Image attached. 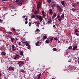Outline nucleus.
<instances>
[{
  "mask_svg": "<svg viewBox=\"0 0 79 79\" xmlns=\"http://www.w3.org/2000/svg\"><path fill=\"white\" fill-rule=\"evenodd\" d=\"M27 48L28 49H30L31 48V47H30V46H29V45L28 46Z\"/></svg>",
  "mask_w": 79,
  "mask_h": 79,
  "instance_id": "40",
  "label": "nucleus"
},
{
  "mask_svg": "<svg viewBox=\"0 0 79 79\" xmlns=\"http://www.w3.org/2000/svg\"><path fill=\"white\" fill-rule=\"evenodd\" d=\"M54 40H56V41H58V38H54Z\"/></svg>",
  "mask_w": 79,
  "mask_h": 79,
  "instance_id": "38",
  "label": "nucleus"
},
{
  "mask_svg": "<svg viewBox=\"0 0 79 79\" xmlns=\"http://www.w3.org/2000/svg\"><path fill=\"white\" fill-rule=\"evenodd\" d=\"M8 69L9 71H10V70H15V69L11 67H9Z\"/></svg>",
  "mask_w": 79,
  "mask_h": 79,
  "instance_id": "8",
  "label": "nucleus"
},
{
  "mask_svg": "<svg viewBox=\"0 0 79 79\" xmlns=\"http://www.w3.org/2000/svg\"><path fill=\"white\" fill-rule=\"evenodd\" d=\"M20 55L21 56H23V52H21L20 53Z\"/></svg>",
  "mask_w": 79,
  "mask_h": 79,
  "instance_id": "27",
  "label": "nucleus"
},
{
  "mask_svg": "<svg viewBox=\"0 0 79 79\" xmlns=\"http://www.w3.org/2000/svg\"><path fill=\"white\" fill-rule=\"evenodd\" d=\"M51 20H52V19H51V18H49L48 19V21H50V22H51L52 23Z\"/></svg>",
  "mask_w": 79,
  "mask_h": 79,
  "instance_id": "30",
  "label": "nucleus"
},
{
  "mask_svg": "<svg viewBox=\"0 0 79 79\" xmlns=\"http://www.w3.org/2000/svg\"><path fill=\"white\" fill-rule=\"evenodd\" d=\"M15 56H16V57L17 58V60H18V59H19V57H20L19 55L18 54H16Z\"/></svg>",
  "mask_w": 79,
  "mask_h": 79,
  "instance_id": "15",
  "label": "nucleus"
},
{
  "mask_svg": "<svg viewBox=\"0 0 79 79\" xmlns=\"http://www.w3.org/2000/svg\"><path fill=\"white\" fill-rule=\"evenodd\" d=\"M20 71L22 73H24V70H23V69H21Z\"/></svg>",
  "mask_w": 79,
  "mask_h": 79,
  "instance_id": "33",
  "label": "nucleus"
},
{
  "mask_svg": "<svg viewBox=\"0 0 79 79\" xmlns=\"http://www.w3.org/2000/svg\"><path fill=\"white\" fill-rule=\"evenodd\" d=\"M12 30L14 31H16V29L14 28H12Z\"/></svg>",
  "mask_w": 79,
  "mask_h": 79,
  "instance_id": "45",
  "label": "nucleus"
},
{
  "mask_svg": "<svg viewBox=\"0 0 79 79\" xmlns=\"http://www.w3.org/2000/svg\"><path fill=\"white\" fill-rule=\"evenodd\" d=\"M77 5H78V4H79V2H77Z\"/></svg>",
  "mask_w": 79,
  "mask_h": 79,
  "instance_id": "61",
  "label": "nucleus"
},
{
  "mask_svg": "<svg viewBox=\"0 0 79 79\" xmlns=\"http://www.w3.org/2000/svg\"><path fill=\"white\" fill-rule=\"evenodd\" d=\"M53 39H54L53 37H52L51 38V39H50V40L51 42H52V41H53Z\"/></svg>",
  "mask_w": 79,
  "mask_h": 79,
  "instance_id": "31",
  "label": "nucleus"
},
{
  "mask_svg": "<svg viewBox=\"0 0 79 79\" xmlns=\"http://www.w3.org/2000/svg\"><path fill=\"white\" fill-rule=\"evenodd\" d=\"M63 6H64V7H65V6H66V5L65 4H64V5H62Z\"/></svg>",
  "mask_w": 79,
  "mask_h": 79,
  "instance_id": "51",
  "label": "nucleus"
},
{
  "mask_svg": "<svg viewBox=\"0 0 79 79\" xmlns=\"http://www.w3.org/2000/svg\"><path fill=\"white\" fill-rule=\"evenodd\" d=\"M56 13H54L53 15V16L55 17H56Z\"/></svg>",
  "mask_w": 79,
  "mask_h": 79,
  "instance_id": "35",
  "label": "nucleus"
},
{
  "mask_svg": "<svg viewBox=\"0 0 79 79\" xmlns=\"http://www.w3.org/2000/svg\"><path fill=\"white\" fill-rule=\"evenodd\" d=\"M36 23H37V22H35L33 23V24H34V23L36 24Z\"/></svg>",
  "mask_w": 79,
  "mask_h": 79,
  "instance_id": "59",
  "label": "nucleus"
},
{
  "mask_svg": "<svg viewBox=\"0 0 79 79\" xmlns=\"http://www.w3.org/2000/svg\"><path fill=\"white\" fill-rule=\"evenodd\" d=\"M25 20L26 21H27V18H25Z\"/></svg>",
  "mask_w": 79,
  "mask_h": 79,
  "instance_id": "60",
  "label": "nucleus"
},
{
  "mask_svg": "<svg viewBox=\"0 0 79 79\" xmlns=\"http://www.w3.org/2000/svg\"><path fill=\"white\" fill-rule=\"evenodd\" d=\"M39 42H40L37 41L36 43V44H39Z\"/></svg>",
  "mask_w": 79,
  "mask_h": 79,
  "instance_id": "57",
  "label": "nucleus"
},
{
  "mask_svg": "<svg viewBox=\"0 0 79 79\" xmlns=\"http://www.w3.org/2000/svg\"><path fill=\"white\" fill-rule=\"evenodd\" d=\"M71 10H72V11H73V12H74V11H76V9H74L73 8H72L71 9Z\"/></svg>",
  "mask_w": 79,
  "mask_h": 79,
  "instance_id": "20",
  "label": "nucleus"
},
{
  "mask_svg": "<svg viewBox=\"0 0 79 79\" xmlns=\"http://www.w3.org/2000/svg\"><path fill=\"white\" fill-rule=\"evenodd\" d=\"M6 33L7 34H10V35H12V34H13V32H12L11 31H7Z\"/></svg>",
  "mask_w": 79,
  "mask_h": 79,
  "instance_id": "12",
  "label": "nucleus"
},
{
  "mask_svg": "<svg viewBox=\"0 0 79 79\" xmlns=\"http://www.w3.org/2000/svg\"><path fill=\"white\" fill-rule=\"evenodd\" d=\"M73 50H77V45L75 44L74 46H73Z\"/></svg>",
  "mask_w": 79,
  "mask_h": 79,
  "instance_id": "5",
  "label": "nucleus"
},
{
  "mask_svg": "<svg viewBox=\"0 0 79 79\" xmlns=\"http://www.w3.org/2000/svg\"><path fill=\"white\" fill-rule=\"evenodd\" d=\"M43 16H44V17H45V16H46V15L44 14H43Z\"/></svg>",
  "mask_w": 79,
  "mask_h": 79,
  "instance_id": "52",
  "label": "nucleus"
},
{
  "mask_svg": "<svg viewBox=\"0 0 79 79\" xmlns=\"http://www.w3.org/2000/svg\"><path fill=\"white\" fill-rule=\"evenodd\" d=\"M32 18H35V16L34 15H33L31 16Z\"/></svg>",
  "mask_w": 79,
  "mask_h": 79,
  "instance_id": "26",
  "label": "nucleus"
},
{
  "mask_svg": "<svg viewBox=\"0 0 79 79\" xmlns=\"http://www.w3.org/2000/svg\"><path fill=\"white\" fill-rule=\"evenodd\" d=\"M40 76H41V73H40V74H39L38 76V79H40Z\"/></svg>",
  "mask_w": 79,
  "mask_h": 79,
  "instance_id": "13",
  "label": "nucleus"
},
{
  "mask_svg": "<svg viewBox=\"0 0 79 79\" xmlns=\"http://www.w3.org/2000/svg\"><path fill=\"white\" fill-rule=\"evenodd\" d=\"M34 78L35 79H37V76H36L34 77Z\"/></svg>",
  "mask_w": 79,
  "mask_h": 79,
  "instance_id": "48",
  "label": "nucleus"
},
{
  "mask_svg": "<svg viewBox=\"0 0 79 79\" xmlns=\"http://www.w3.org/2000/svg\"><path fill=\"white\" fill-rule=\"evenodd\" d=\"M35 14H39V11H36L34 12Z\"/></svg>",
  "mask_w": 79,
  "mask_h": 79,
  "instance_id": "24",
  "label": "nucleus"
},
{
  "mask_svg": "<svg viewBox=\"0 0 79 79\" xmlns=\"http://www.w3.org/2000/svg\"><path fill=\"white\" fill-rule=\"evenodd\" d=\"M1 55H3V56H5L6 55V53L5 52H1Z\"/></svg>",
  "mask_w": 79,
  "mask_h": 79,
  "instance_id": "14",
  "label": "nucleus"
},
{
  "mask_svg": "<svg viewBox=\"0 0 79 79\" xmlns=\"http://www.w3.org/2000/svg\"><path fill=\"white\" fill-rule=\"evenodd\" d=\"M56 7L57 8H58V9L60 7V6L59 5H58L57 4L56 6Z\"/></svg>",
  "mask_w": 79,
  "mask_h": 79,
  "instance_id": "21",
  "label": "nucleus"
},
{
  "mask_svg": "<svg viewBox=\"0 0 79 79\" xmlns=\"http://www.w3.org/2000/svg\"><path fill=\"white\" fill-rule=\"evenodd\" d=\"M47 2L48 3H51V2H52L51 0H47Z\"/></svg>",
  "mask_w": 79,
  "mask_h": 79,
  "instance_id": "25",
  "label": "nucleus"
},
{
  "mask_svg": "<svg viewBox=\"0 0 79 79\" xmlns=\"http://www.w3.org/2000/svg\"><path fill=\"white\" fill-rule=\"evenodd\" d=\"M23 0H16L17 5H21L23 3L22 2Z\"/></svg>",
  "mask_w": 79,
  "mask_h": 79,
  "instance_id": "2",
  "label": "nucleus"
},
{
  "mask_svg": "<svg viewBox=\"0 0 79 79\" xmlns=\"http://www.w3.org/2000/svg\"><path fill=\"white\" fill-rule=\"evenodd\" d=\"M58 20L60 22H61V20H62V19H58Z\"/></svg>",
  "mask_w": 79,
  "mask_h": 79,
  "instance_id": "28",
  "label": "nucleus"
},
{
  "mask_svg": "<svg viewBox=\"0 0 79 79\" xmlns=\"http://www.w3.org/2000/svg\"><path fill=\"white\" fill-rule=\"evenodd\" d=\"M71 60H68V63H70V62H71Z\"/></svg>",
  "mask_w": 79,
  "mask_h": 79,
  "instance_id": "56",
  "label": "nucleus"
},
{
  "mask_svg": "<svg viewBox=\"0 0 79 79\" xmlns=\"http://www.w3.org/2000/svg\"><path fill=\"white\" fill-rule=\"evenodd\" d=\"M57 18H60V15H58L57 16Z\"/></svg>",
  "mask_w": 79,
  "mask_h": 79,
  "instance_id": "42",
  "label": "nucleus"
},
{
  "mask_svg": "<svg viewBox=\"0 0 79 79\" xmlns=\"http://www.w3.org/2000/svg\"><path fill=\"white\" fill-rule=\"evenodd\" d=\"M43 38L44 39H46L47 38V35L44 36Z\"/></svg>",
  "mask_w": 79,
  "mask_h": 79,
  "instance_id": "18",
  "label": "nucleus"
},
{
  "mask_svg": "<svg viewBox=\"0 0 79 79\" xmlns=\"http://www.w3.org/2000/svg\"><path fill=\"white\" fill-rule=\"evenodd\" d=\"M72 6L73 7H76V5H75L74 3H72Z\"/></svg>",
  "mask_w": 79,
  "mask_h": 79,
  "instance_id": "23",
  "label": "nucleus"
},
{
  "mask_svg": "<svg viewBox=\"0 0 79 79\" xmlns=\"http://www.w3.org/2000/svg\"><path fill=\"white\" fill-rule=\"evenodd\" d=\"M36 17L37 18H38L39 19L40 22H41L42 21V19H43V17H42V16H39V15H37Z\"/></svg>",
  "mask_w": 79,
  "mask_h": 79,
  "instance_id": "1",
  "label": "nucleus"
},
{
  "mask_svg": "<svg viewBox=\"0 0 79 79\" xmlns=\"http://www.w3.org/2000/svg\"><path fill=\"white\" fill-rule=\"evenodd\" d=\"M45 42L46 44H49V43L48 42V40H46Z\"/></svg>",
  "mask_w": 79,
  "mask_h": 79,
  "instance_id": "37",
  "label": "nucleus"
},
{
  "mask_svg": "<svg viewBox=\"0 0 79 79\" xmlns=\"http://www.w3.org/2000/svg\"><path fill=\"white\" fill-rule=\"evenodd\" d=\"M55 4H53L51 6V7H52V9H54L55 6H56V2H55Z\"/></svg>",
  "mask_w": 79,
  "mask_h": 79,
  "instance_id": "10",
  "label": "nucleus"
},
{
  "mask_svg": "<svg viewBox=\"0 0 79 79\" xmlns=\"http://www.w3.org/2000/svg\"><path fill=\"white\" fill-rule=\"evenodd\" d=\"M74 31H75V33H77V32H79V31L77 29H75V30H74Z\"/></svg>",
  "mask_w": 79,
  "mask_h": 79,
  "instance_id": "16",
  "label": "nucleus"
},
{
  "mask_svg": "<svg viewBox=\"0 0 79 79\" xmlns=\"http://www.w3.org/2000/svg\"><path fill=\"white\" fill-rule=\"evenodd\" d=\"M66 55H68V52H66Z\"/></svg>",
  "mask_w": 79,
  "mask_h": 79,
  "instance_id": "55",
  "label": "nucleus"
},
{
  "mask_svg": "<svg viewBox=\"0 0 79 79\" xmlns=\"http://www.w3.org/2000/svg\"><path fill=\"white\" fill-rule=\"evenodd\" d=\"M22 18H26V16H23Z\"/></svg>",
  "mask_w": 79,
  "mask_h": 79,
  "instance_id": "58",
  "label": "nucleus"
},
{
  "mask_svg": "<svg viewBox=\"0 0 79 79\" xmlns=\"http://www.w3.org/2000/svg\"><path fill=\"white\" fill-rule=\"evenodd\" d=\"M26 46H29V44L27 43L26 44Z\"/></svg>",
  "mask_w": 79,
  "mask_h": 79,
  "instance_id": "43",
  "label": "nucleus"
},
{
  "mask_svg": "<svg viewBox=\"0 0 79 79\" xmlns=\"http://www.w3.org/2000/svg\"><path fill=\"white\" fill-rule=\"evenodd\" d=\"M53 27H55V25H53Z\"/></svg>",
  "mask_w": 79,
  "mask_h": 79,
  "instance_id": "62",
  "label": "nucleus"
},
{
  "mask_svg": "<svg viewBox=\"0 0 79 79\" xmlns=\"http://www.w3.org/2000/svg\"><path fill=\"white\" fill-rule=\"evenodd\" d=\"M78 64H79V57H78Z\"/></svg>",
  "mask_w": 79,
  "mask_h": 79,
  "instance_id": "50",
  "label": "nucleus"
},
{
  "mask_svg": "<svg viewBox=\"0 0 79 79\" xmlns=\"http://www.w3.org/2000/svg\"><path fill=\"white\" fill-rule=\"evenodd\" d=\"M39 24H40V22H38L37 23V24L38 25Z\"/></svg>",
  "mask_w": 79,
  "mask_h": 79,
  "instance_id": "53",
  "label": "nucleus"
},
{
  "mask_svg": "<svg viewBox=\"0 0 79 79\" xmlns=\"http://www.w3.org/2000/svg\"><path fill=\"white\" fill-rule=\"evenodd\" d=\"M60 41L59 40H58V43H60Z\"/></svg>",
  "mask_w": 79,
  "mask_h": 79,
  "instance_id": "63",
  "label": "nucleus"
},
{
  "mask_svg": "<svg viewBox=\"0 0 79 79\" xmlns=\"http://www.w3.org/2000/svg\"><path fill=\"white\" fill-rule=\"evenodd\" d=\"M14 59H15V60H16V59L17 58V57H16V56H15L14 58Z\"/></svg>",
  "mask_w": 79,
  "mask_h": 79,
  "instance_id": "47",
  "label": "nucleus"
},
{
  "mask_svg": "<svg viewBox=\"0 0 79 79\" xmlns=\"http://www.w3.org/2000/svg\"><path fill=\"white\" fill-rule=\"evenodd\" d=\"M75 35H77V36H79V34L78 33H75Z\"/></svg>",
  "mask_w": 79,
  "mask_h": 79,
  "instance_id": "32",
  "label": "nucleus"
},
{
  "mask_svg": "<svg viewBox=\"0 0 79 79\" xmlns=\"http://www.w3.org/2000/svg\"><path fill=\"white\" fill-rule=\"evenodd\" d=\"M28 22L27 21H26L25 22V24H27Z\"/></svg>",
  "mask_w": 79,
  "mask_h": 79,
  "instance_id": "46",
  "label": "nucleus"
},
{
  "mask_svg": "<svg viewBox=\"0 0 79 79\" xmlns=\"http://www.w3.org/2000/svg\"><path fill=\"white\" fill-rule=\"evenodd\" d=\"M52 19H55V16H53L52 18Z\"/></svg>",
  "mask_w": 79,
  "mask_h": 79,
  "instance_id": "54",
  "label": "nucleus"
},
{
  "mask_svg": "<svg viewBox=\"0 0 79 79\" xmlns=\"http://www.w3.org/2000/svg\"><path fill=\"white\" fill-rule=\"evenodd\" d=\"M20 67H21L22 66H23L24 64V63L22 61H20V62L18 63Z\"/></svg>",
  "mask_w": 79,
  "mask_h": 79,
  "instance_id": "4",
  "label": "nucleus"
},
{
  "mask_svg": "<svg viewBox=\"0 0 79 79\" xmlns=\"http://www.w3.org/2000/svg\"><path fill=\"white\" fill-rule=\"evenodd\" d=\"M9 37L10 38V39H11L10 41H11V42L13 43V42H14V40H15V39L13 38V37L12 35L9 36Z\"/></svg>",
  "mask_w": 79,
  "mask_h": 79,
  "instance_id": "3",
  "label": "nucleus"
},
{
  "mask_svg": "<svg viewBox=\"0 0 79 79\" xmlns=\"http://www.w3.org/2000/svg\"><path fill=\"white\" fill-rule=\"evenodd\" d=\"M51 23H52L51 22H50V21H48L47 23V24H50V23H51V24H52Z\"/></svg>",
  "mask_w": 79,
  "mask_h": 79,
  "instance_id": "39",
  "label": "nucleus"
},
{
  "mask_svg": "<svg viewBox=\"0 0 79 79\" xmlns=\"http://www.w3.org/2000/svg\"><path fill=\"white\" fill-rule=\"evenodd\" d=\"M61 3L63 5H64V4L65 3L64 2V1H62L61 2Z\"/></svg>",
  "mask_w": 79,
  "mask_h": 79,
  "instance_id": "22",
  "label": "nucleus"
},
{
  "mask_svg": "<svg viewBox=\"0 0 79 79\" xmlns=\"http://www.w3.org/2000/svg\"><path fill=\"white\" fill-rule=\"evenodd\" d=\"M12 49L13 51H15L16 50V49L15 48V46L14 45H12Z\"/></svg>",
  "mask_w": 79,
  "mask_h": 79,
  "instance_id": "7",
  "label": "nucleus"
},
{
  "mask_svg": "<svg viewBox=\"0 0 79 79\" xmlns=\"http://www.w3.org/2000/svg\"><path fill=\"white\" fill-rule=\"evenodd\" d=\"M49 11V14H50V15H53V10H52V9H50Z\"/></svg>",
  "mask_w": 79,
  "mask_h": 79,
  "instance_id": "6",
  "label": "nucleus"
},
{
  "mask_svg": "<svg viewBox=\"0 0 79 79\" xmlns=\"http://www.w3.org/2000/svg\"><path fill=\"white\" fill-rule=\"evenodd\" d=\"M15 39H16V40H18V38H16Z\"/></svg>",
  "mask_w": 79,
  "mask_h": 79,
  "instance_id": "64",
  "label": "nucleus"
},
{
  "mask_svg": "<svg viewBox=\"0 0 79 79\" xmlns=\"http://www.w3.org/2000/svg\"><path fill=\"white\" fill-rule=\"evenodd\" d=\"M35 31L39 32V31H40V30H39V29H37V30H36Z\"/></svg>",
  "mask_w": 79,
  "mask_h": 79,
  "instance_id": "36",
  "label": "nucleus"
},
{
  "mask_svg": "<svg viewBox=\"0 0 79 79\" xmlns=\"http://www.w3.org/2000/svg\"><path fill=\"white\" fill-rule=\"evenodd\" d=\"M60 17L62 18H64V14H62V15L60 16Z\"/></svg>",
  "mask_w": 79,
  "mask_h": 79,
  "instance_id": "19",
  "label": "nucleus"
},
{
  "mask_svg": "<svg viewBox=\"0 0 79 79\" xmlns=\"http://www.w3.org/2000/svg\"><path fill=\"white\" fill-rule=\"evenodd\" d=\"M42 14H43V15L45 13V12L44 11H43L41 12Z\"/></svg>",
  "mask_w": 79,
  "mask_h": 79,
  "instance_id": "41",
  "label": "nucleus"
},
{
  "mask_svg": "<svg viewBox=\"0 0 79 79\" xmlns=\"http://www.w3.org/2000/svg\"><path fill=\"white\" fill-rule=\"evenodd\" d=\"M36 46H39V44H38L36 43Z\"/></svg>",
  "mask_w": 79,
  "mask_h": 79,
  "instance_id": "49",
  "label": "nucleus"
},
{
  "mask_svg": "<svg viewBox=\"0 0 79 79\" xmlns=\"http://www.w3.org/2000/svg\"><path fill=\"white\" fill-rule=\"evenodd\" d=\"M52 50L54 51H57V49L56 48H54L52 49Z\"/></svg>",
  "mask_w": 79,
  "mask_h": 79,
  "instance_id": "17",
  "label": "nucleus"
},
{
  "mask_svg": "<svg viewBox=\"0 0 79 79\" xmlns=\"http://www.w3.org/2000/svg\"><path fill=\"white\" fill-rule=\"evenodd\" d=\"M58 10L60 11V12H62V11H63V9L61 8V7H60L59 9Z\"/></svg>",
  "mask_w": 79,
  "mask_h": 79,
  "instance_id": "11",
  "label": "nucleus"
},
{
  "mask_svg": "<svg viewBox=\"0 0 79 79\" xmlns=\"http://www.w3.org/2000/svg\"><path fill=\"white\" fill-rule=\"evenodd\" d=\"M72 46H70L68 48V49H72Z\"/></svg>",
  "mask_w": 79,
  "mask_h": 79,
  "instance_id": "29",
  "label": "nucleus"
},
{
  "mask_svg": "<svg viewBox=\"0 0 79 79\" xmlns=\"http://www.w3.org/2000/svg\"><path fill=\"white\" fill-rule=\"evenodd\" d=\"M18 44H19V45L20 46V45H21V42H19Z\"/></svg>",
  "mask_w": 79,
  "mask_h": 79,
  "instance_id": "44",
  "label": "nucleus"
},
{
  "mask_svg": "<svg viewBox=\"0 0 79 79\" xmlns=\"http://www.w3.org/2000/svg\"><path fill=\"white\" fill-rule=\"evenodd\" d=\"M28 24L29 26H31V22H29L28 23Z\"/></svg>",
  "mask_w": 79,
  "mask_h": 79,
  "instance_id": "34",
  "label": "nucleus"
},
{
  "mask_svg": "<svg viewBox=\"0 0 79 79\" xmlns=\"http://www.w3.org/2000/svg\"><path fill=\"white\" fill-rule=\"evenodd\" d=\"M37 8H38V9H39V8H40V3L39 2L38 4L37 5Z\"/></svg>",
  "mask_w": 79,
  "mask_h": 79,
  "instance_id": "9",
  "label": "nucleus"
}]
</instances>
